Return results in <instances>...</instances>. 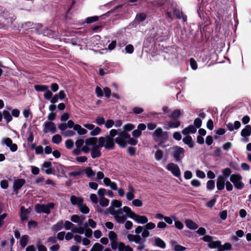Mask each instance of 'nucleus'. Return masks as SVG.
I'll return each instance as SVG.
<instances>
[{"mask_svg": "<svg viewBox=\"0 0 251 251\" xmlns=\"http://www.w3.org/2000/svg\"><path fill=\"white\" fill-rule=\"evenodd\" d=\"M83 151L84 153L91 152V156L93 159L100 157L101 152L99 139L94 137L87 138L85 140Z\"/></svg>", "mask_w": 251, "mask_h": 251, "instance_id": "obj_1", "label": "nucleus"}, {"mask_svg": "<svg viewBox=\"0 0 251 251\" xmlns=\"http://www.w3.org/2000/svg\"><path fill=\"white\" fill-rule=\"evenodd\" d=\"M124 210L128 217L134 220L138 224H145L148 222V219L146 216L135 214L128 206H124Z\"/></svg>", "mask_w": 251, "mask_h": 251, "instance_id": "obj_2", "label": "nucleus"}, {"mask_svg": "<svg viewBox=\"0 0 251 251\" xmlns=\"http://www.w3.org/2000/svg\"><path fill=\"white\" fill-rule=\"evenodd\" d=\"M153 139L156 142H159V145L165 142L168 139V134L166 131H164L161 127L157 128L152 133Z\"/></svg>", "mask_w": 251, "mask_h": 251, "instance_id": "obj_3", "label": "nucleus"}, {"mask_svg": "<svg viewBox=\"0 0 251 251\" xmlns=\"http://www.w3.org/2000/svg\"><path fill=\"white\" fill-rule=\"evenodd\" d=\"M169 151L176 162L181 161L185 153L183 148L178 146H175L170 148Z\"/></svg>", "mask_w": 251, "mask_h": 251, "instance_id": "obj_4", "label": "nucleus"}, {"mask_svg": "<svg viewBox=\"0 0 251 251\" xmlns=\"http://www.w3.org/2000/svg\"><path fill=\"white\" fill-rule=\"evenodd\" d=\"M15 19H9V14L5 8L0 6V27L11 24Z\"/></svg>", "mask_w": 251, "mask_h": 251, "instance_id": "obj_5", "label": "nucleus"}, {"mask_svg": "<svg viewBox=\"0 0 251 251\" xmlns=\"http://www.w3.org/2000/svg\"><path fill=\"white\" fill-rule=\"evenodd\" d=\"M124 207L123 208L116 210L111 208L109 209V213L115 218L116 221L119 224H124L126 219V215H124Z\"/></svg>", "mask_w": 251, "mask_h": 251, "instance_id": "obj_6", "label": "nucleus"}, {"mask_svg": "<svg viewBox=\"0 0 251 251\" xmlns=\"http://www.w3.org/2000/svg\"><path fill=\"white\" fill-rule=\"evenodd\" d=\"M114 139H111L109 136L105 135L104 137H100L99 138L100 146L101 148L104 147L106 150H113L115 147V142Z\"/></svg>", "mask_w": 251, "mask_h": 251, "instance_id": "obj_7", "label": "nucleus"}, {"mask_svg": "<svg viewBox=\"0 0 251 251\" xmlns=\"http://www.w3.org/2000/svg\"><path fill=\"white\" fill-rule=\"evenodd\" d=\"M65 229H71V231L74 233H78L83 234L84 232V228L82 226L77 227L74 224L69 221H66L64 222V225Z\"/></svg>", "mask_w": 251, "mask_h": 251, "instance_id": "obj_8", "label": "nucleus"}, {"mask_svg": "<svg viewBox=\"0 0 251 251\" xmlns=\"http://www.w3.org/2000/svg\"><path fill=\"white\" fill-rule=\"evenodd\" d=\"M129 138V134L126 132L122 131L118 134L115 139V142L121 148H125L126 146L127 139Z\"/></svg>", "mask_w": 251, "mask_h": 251, "instance_id": "obj_9", "label": "nucleus"}, {"mask_svg": "<svg viewBox=\"0 0 251 251\" xmlns=\"http://www.w3.org/2000/svg\"><path fill=\"white\" fill-rule=\"evenodd\" d=\"M54 206L53 203H50L48 204H37L35 209L37 213H45L49 214L50 213V209L53 208Z\"/></svg>", "mask_w": 251, "mask_h": 251, "instance_id": "obj_10", "label": "nucleus"}, {"mask_svg": "<svg viewBox=\"0 0 251 251\" xmlns=\"http://www.w3.org/2000/svg\"><path fill=\"white\" fill-rule=\"evenodd\" d=\"M166 169L171 172L176 177L179 178L181 172L178 166L174 163H169L166 166Z\"/></svg>", "mask_w": 251, "mask_h": 251, "instance_id": "obj_11", "label": "nucleus"}, {"mask_svg": "<svg viewBox=\"0 0 251 251\" xmlns=\"http://www.w3.org/2000/svg\"><path fill=\"white\" fill-rule=\"evenodd\" d=\"M83 126L87 129L91 130L90 134L92 136H97L101 132V129L99 126H96L92 124H85L83 125Z\"/></svg>", "mask_w": 251, "mask_h": 251, "instance_id": "obj_12", "label": "nucleus"}, {"mask_svg": "<svg viewBox=\"0 0 251 251\" xmlns=\"http://www.w3.org/2000/svg\"><path fill=\"white\" fill-rule=\"evenodd\" d=\"M43 132L45 133L50 132L54 133L56 132L55 125L51 122H46L43 125Z\"/></svg>", "mask_w": 251, "mask_h": 251, "instance_id": "obj_13", "label": "nucleus"}, {"mask_svg": "<svg viewBox=\"0 0 251 251\" xmlns=\"http://www.w3.org/2000/svg\"><path fill=\"white\" fill-rule=\"evenodd\" d=\"M241 135L243 137L242 141L244 143L249 142V139L248 137L251 135V126L250 125H247L245 128H243L241 132Z\"/></svg>", "mask_w": 251, "mask_h": 251, "instance_id": "obj_14", "label": "nucleus"}, {"mask_svg": "<svg viewBox=\"0 0 251 251\" xmlns=\"http://www.w3.org/2000/svg\"><path fill=\"white\" fill-rule=\"evenodd\" d=\"M1 144L5 145L9 147L11 151H16L18 149V147L16 144H13L12 140L10 138H5L2 139Z\"/></svg>", "mask_w": 251, "mask_h": 251, "instance_id": "obj_15", "label": "nucleus"}, {"mask_svg": "<svg viewBox=\"0 0 251 251\" xmlns=\"http://www.w3.org/2000/svg\"><path fill=\"white\" fill-rule=\"evenodd\" d=\"M25 180L23 178L15 179L13 183V189L15 194H18L19 190L24 185Z\"/></svg>", "mask_w": 251, "mask_h": 251, "instance_id": "obj_16", "label": "nucleus"}, {"mask_svg": "<svg viewBox=\"0 0 251 251\" xmlns=\"http://www.w3.org/2000/svg\"><path fill=\"white\" fill-rule=\"evenodd\" d=\"M42 170L44 171L47 175L52 174L53 171L51 162L49 161L44 162L42 168Z\"/></svg>", "mask_w": 251, "mask_h": 251, "instance_id": "obj_17", "label": "nucleus"}, {"mask_svg": "<svg viewBox=\"0 0 251 251\" xmlns=\"http://www.w3.org/2000/svg\"><path fill=\"white\" fill-rule=\"evenodd\" d=\"M128 191L126 194V198L128 201H131L134 198L135 189L133 186L129 184L127 186Z\"/></svg>", "mask_w": 251, "mask_h": 251, "instance_id": "obj_18", "label": "nucleus"}, {"mask_svg": "<svg viewBox=\"0 0 251 251\" xmlns=\"http://www.w3.org/2000/svg\"><path fill=\"white\" fill-rule=\"evenodd\" d=\"M197 131V128L193 125H190L188 127L184 128L182 130V133L183 135H187L189 134H193Z\"/></svg>", "mask_w": 251, "mask_h": 251, "instance_id": "obj_19", "label": "nucleus"}, {"mask_svg": "<svg viewBox=\"0 0 251 251\" xmlns=\"http://www.w3.org/2000/svg\"><path fill=\"white\" fill-rule=\"evenodd\" d=\"M226 179L224 176H219L218 177L217 180V187L219 190H222L224 189L225 185Z\"/></svg>", "mask_w": 251, "mask_h": 251, "instance_id": "obj_20", "label": "nucleus"}, {"mask_svg": "<svg viewBox=\"0 0 251 251\" xmlns=\"http://www.w3.org/2000/svg\"><path fill=\"white\" fill-rule=\"evenodd\" d=\"M84 220V217L82 216H79L77 215H73L71 218V220L75 223L78 224L79 225H81Z\"/></svg>", "mask_w": 251, "mask_h": 251, "instance_id": "obj_21", "label": "nucleus"}, {"mask_svg": "<svg viewBox=\"0 0 251 251\" xmlns=\"http://www.w3.org/2000/svg\"><path fill=\"white\" fill-rule=\"evenodd\" d=\"M70 201L72 204L76 205L78 207L83 202V200L82 198L77 197L75 196H71Z\"/></svg>", "mask_w": 251, "mask_h": 251, "instance_id": "obj_22", "label": "nucleus"}, {"mask_svg": "<svg viewBox=\"0 0 251 251\" xmlns=\"http://www.w3.org/2000/svg\"><path fill=\"white\" fill-rule=\"evenodd\" d=\"M183 142L190 148H192L194 146L192 138L189 135H187L185 137L183 138Z\"/></svg>", "mask_w": 251, "mask_h": 251, "instance_id": "obj_23", "label": "nucleus"}, {"mask_svg": "<svg viewBox=\"0 0 251 251\" xmlns=\"http://www.w3.org/2000/svg\"><path fill=\"white\" fill-rule=\"evenodd\" d=\"M63 225L64 221L63 220H60L52 226L51 229L53 231L55 232L59 231L63 228L64 226Z\"/></svg>", "mask_w": 251, "mask_h": 251, "instance_id": "obj_24", "label": "nucleus"}, {"mask_svg": "<svg viewBox=\"0 0 251 251\" xmlns=\"http://www.w3.org/2000/svg\"><path fill=\"white\" fill-rule=\"evenodd\" d=\"M173 15L176 16V18L181 19L182 18L184 22H185L187 20L186 16L184 15L181 11L177 9H173Z\"/></svg>", "mask_w": 251, "mask_h": 251, "instance_id": "obj_25", "label": "nucleus"}, {"mask_svg": "<svg viewBox=\"0 0 251 251\" xmlns=\"http://www.w3.org/2000/svg\"><path fill=\"white\" fill-rule=\"evenodd\" d=\"M122 202L117 200H113L111 201V206L107 208V211L109 213V209L111 208L115 209V208H120L122 206Z\"/></svg>", "mask_w": 251, "mask_h": 251, "instance_id": "obj_26", "label": "nucleus"}, {"mask_svg": "<svg viewBox=\"0 0 251 251\" xmlns=\"http://www.w3.org/2000/svg\"><path fill=\"white\" fill-rule=\"evenodd\" d=\"M186 226L190 229H196L198 228V226L191 220H186L185 221Z\"/></svg>", "mask_w": 251, "mask_h": 251, "instance_id": "obj_27", "label": "nucleus"}, {"mask_svg": "<svg viewBox=\"0 0 251 251\" xmlns=\"http://www.w3.org/2000/svg\"><path fill=\"white\" fill-rule=\"evenodd\" d=\"M84 174L89 178H93L96 175L95 172L90 167H86L85 169H83Z\"/></svg>", "mask_w": 251, "mask_h": 251, "instance_id": "obj_28", "label": "nucleus"}, {"mask_svg": "<svg viewBox=\"0 0 251 251\" xmlns=\"http://www.w3.org/2000/svg\"><path fill=\"white\" fill-rule=\"evenodd\" d=\"M74 130L77 131L78 134L83 135L87 134V131L86 129L81 127L79 125H75L74 126Z\"/></svg>", "mask_w": 251, "mask_h": 251, "instance_id": "obj_29", "label": "nucleus"}, {"mask_svg": "<svg viewBox=\"0 0 251 251\" xmlns=\"http://www.w3.org/2000/svg\"><path fill=\"white\" fill-rule=\"evenodd\" d=\"M154 242L156 246L159 247L161 249H165L166 247V244L164 241L159 237L155 238Z\"/></svg>", "mask_w": 251, "mask_h": 251, "instance_id": "obj_30", "label": "nucleus"}, {"mask_svg": "<svg viewBox=\"0 0 251 251\" xmlns=\"http://www.w3.org/2000/svg\"><path fill=\"white\" fill-rule=\"evenodd\" d=\"M21 218L22 221H25L28 219V211L27 209H25L24 207L21 208Z\"/></svg>", "mask_w": 251, "mask_h": 251, "instance_id": "obj_31", "label": "nucleus"}, {"mask_svg": "<svg viewBox=\"0 0 251 251\" xmlns=\"http://www.w3.org/2000/svg\"><path fill=\"white\" fill-rule=\"evenodd\" d=\"M171 245L175 251H184L186 248L179 245H177L174 241H171Z\"/></svg>", "mask_w": 251, "mask_h": 251, "instance_id": "obj_32", "label": "nucleus"}, {"mask_svg": "<svg viewBox=\"0 0 251 251\" xmlns=\"http://www.w3.org/2000/svg\"><path fill=\"white\" fill-rule=\"evenodd\" d=\"M208 247L210 249H218L221 247V242L219 241H213L212 240L211 242H210V243H208Z\"/></svg>", "mask_w": 251, "mask_h": 251, "instance_id": "obj_33", "label": "nucleus"}, {"mask_svg": "<svg viewBox=\"0 0 251 251\" xmlns=\"http://www.w3.org/2000/svg\"><path fill=\"white\" fill-rule=\"evenodd\" d=\"M242 178L240 175L236 174V189H242L244 186V183L241 181Z\"/></svg>", "mask_w": 251, "mask_h": 251, "instance_id": "obj_34", "label": "nucleus"}, {"mask_svg": "<svg viewBox=\"0 0 251 251\" xmlns=\"http://www.w3.org/2000/svg\"><path fill=\"white\" fill-rule=\"evenodd\" d=\"M164 152L161 150H157L154 153V157L156 161H160L163 157Z\"/></svg>", "mask_w": 251, "mask_h": 251, "instance_id": "obj_35", "label": "nucleus"}, {"mask_svg": "<svg viewBox=\"0 0 251 251\" xmlns=\"http://www.w3.org/2000/svg\"><path fill=\"white\" fill-rule=\"evenodd\" d=\"M84 175L83 169H77L75 171L70 172L69 175L71 176L75 177L76 176H80Z\"/></svg>", "mask_w": 251, "mask_h": 251, "instance_id": "obj_36", "label": "nucleus"}, {"mask_svg": "<svg viewBox=\"0 0 251 251\" xmlns=\"http://www.w3.org/2000/svg\"><path fill=\"white\" fill-rule=\"evenodd\" d=\"M34 89L36 91L38 92H46L49 87L45 85H36L34 86Z\"/></svg>", "mask_w": 251, "mask_h": 251, "instance_id": "obj_37", "label": "nucleus"}, {"mask_svg": "<svg viewBox=\"0 0 251 251\" xmlns=\"http://www.w3.org/2000/svg\"><path fill=\"white\" fill-rule=\"evenodd\" d=\"M28 239L29 237L26 235H25L22 237L20 241V245L23 248H25L27 245Z\"/></svg>", "mask_w": 251, "mask_h": 251, "instance_id": "obj_38", "label": "nucleus"}, {"mask_svg": "<svg viewBox=\"0 0 251 251\" xmlns=\"http://www.w3.org/2000/svg\"><path fill=\"white\" fill-rule=\"evenodd\" d=\"M80 211L83 214H88L89 212V208L83 202L78 206Z\"/></svg>", "mask_w": 251, "mask_h": 251, "instance_id": "obj_39", "label": "nucleus"}, {"mask_svg": "<svg viewBox=\"0 0 251 251\" xmlns=\"http://www.w3.org/2000/svg\"><path fill=\"white\" fill-rule=\"evenodd\" d=\"M99 202H100V204L101 206L106 207L109 204V201L108 199L105 198V197H101V198H100Z\"/></svg>", "mask_w": 251, "mask_h": 251, "instance_id": "obj_40", "label": "nucleus"}, {"mask_svg": "<svg viewBox=\"0 0 251 251\" xmlns=\"http://www.w3.org/2000/svg\"><path fill=\"white\" fill-rule=\"evenodd\" d=\"M168 125L169 128H177L180 126V122L177 120L170 121L168 123Z\"/></svg>", "mask_w": 251, "mask_h": 251, "instance_id": "obj_41", "label": "nucleus"}, {"mask_svg": "<svg viewBox=\"0 0 251 251\" xmlns=\"http://www.w3.org/2000/svg\"><path fill=\"white\" fill-rule=\"evenodd\" d=\"M103 247L99 243H95L92 247L90 251H102Z\"/></svg>", "mask_w": 251, "mask_h": 251, "instance_id": "obj_42", "label": "nucleus"}, {"mask_svg": "<svg viewBox=\"0 0 251 251\" xmlns=\"http://www.w3.org/2000/svg\"><path fill=\"white\" fill-rule=\"evenodd\" d=\"M4 118L6 120L7 123L10 122L12 120V117L11 115L10 112L7 110H4L3 114Z\"/></svg>", "mask_w": 251, "mask_h": 251, "instance_id": "obj_43", "label": "nucleus"}, {"mask_svg": "<svg viewBox=\"0 0 251 251\" xmlns=\"http://www.w3.org/2000/svg\"><path fill=\"white\" fill-rule=\"evenodd\" d=\"M231 171L229 168H226L222 171V175L221 176H224L225 179L230 176Z\"/></svg>", "mask_w": 251, "mask_h": 251, "instance_id": "obj_44", "label": "nucleus"}, {"mask_svg": "<svg viewBox=\"0 0 251 251\" xmlns=\"http://www.w3.org/2000/svg\"><path fill=\"white\" fill-rule=\"evenodd\" d=\"M62 141V138L59 134L54 135L52 138V141L56 144H59Z\"/></svg>", "mask_w": 251, "mask_h": 251, "instance_id": "obj_45", "label": "nucleus"}, {"mask_svg": "<svg viewBox=\"0 0 251 251\" xmlns=\"http://www.w3.org/2000/svg\"><path fill=\"white\" fill-rule=\"evenodd\" d=\"M96 123L98 126H101L105 123V119L102 116H98L96 118Z\"/></svg>", "mask_w": 251, "mask_h": 251, "instance_id": "obj_46", "label": "nucleus"}, {"mask_svg": "<svg viewBox=\"0 0 251 251\" xmlns=\"http://www.w3.org/2000/svg\"><path fill=\"white\" fill-rule=\"evenodd\" d=\"M85 145V141H84L83 139H78L75 142V145L76 146V148H82L83 147H84Z\"/></svg>", "mask_w": 251, "mask_h": 251, "instance_id": "obj_47", "label": "nucleus"}, {"mask_svg": "<svg viewBox=\"0 0 251 251\" xmlns=\"http://www.w3.org/2000/svg\"><path fill=\"white\" fill-rule=\"evenodd\" d=\"M215 186V182L213 180H210L207 182L206 188L209 190H212L214 189Z\"/></svg>", "mask_w": 251, "mask_h": 251, "instance_id": "obj_48", "label": "nucleus"}, {"mask_svg": "<svg viewBox=\"0 0 251 251\" xmlns=\"http://www.w3.org/2000/svg\"><path fill=\"white\" fill-rule=\"evenodd\" d=\"M108 237L110 240V242L113 241L117 240V239H118L117 235L116 233L113 231H110L109 232Z\"/></svg>", "mask_w": 251, "mask_h": 251, "instance_id": "obj_49", "label": "nucleus"}, {"mask_svg": "<svg viewBox=\"0 0 251 251\" xmlns=\"http://www.w3.org/2000/svg\"><path fill=\"white\" fill-rule=\"evenodd\" d=\"M135 128V126L131 124H127L123 126L124 131H129Z\"/></svg>", "mask_w": 251, "mask_h": 251, "instance_id": "obj_50", "label": "nucleus"}, {"mask_svg": "<svg viewBox=\"0 0 251 251\" xmlns=\"http://www.w3.org/2000/svg\"><path fill=\"white\" fill-rule=\"evenodd\" d=\"M99 20V17L98 16H93L88 17L86 19L85 22L87 24L92 23L95 22Z\"/></svg>", "mask_w": 251, "mask_h": 251, "instance_id": "obj_51", "label": "nucleus"}, {"mask_svg": "<svg viewBox=\"0 0 251 251\" xmlns=\"http://www.w3.org/2000/svg\"><path fill=\"white\" fill-rule=\"evenodd\" d=\"M181 114V111L179 109L175 110L171 115H170V117L171 118H178Z\"/></svg>", "mask_w": 251, "mask_h": 251, "instance_id": "obj_52", "label": "nucleus"}, {"mask_svg": "<svg viewBox=\"0 0 251 251\" xmlns=\"http://www.w3.org/2000/svg\"><path fill=\"white\" fill-rule=\"evenodd\" d=\"M146 224H147L144 226V228L147 229L148 230L153 229L156 226L155 224L152 222H147Z\"/></svg>", "mask_w": 251, "mask_h": 251, "instance_id": "obj_53", "label": "nucleus"}, {"mask_svg": "<svg viewBox=\"0 0 251 251\" xmlns=\"http://www.w3.org/2000/svg\"><path fill=\"white\" fill-rule=\"evenodd\" d=\"M52 95V92L49 89H48L44 94V97L45 99L50 100L51 99Z\"/></svg>", "mask_w": 251, "mask_h": 251, "instance_id": "obj_54", "label": "nucleus"}, {"mask_svg": "<svg viewBox=\"0 0 251 251\" xmlns=\"http://www.w3.org/2000/svg\"><path fill=\"white\" fill-rule=\"evenodd\" d=\"M201 124L202 121L201 119L199 118H197L194 120V126L197 129L200 128L201 126Z\"/></svg>", "mask_w": 251, "mask_h": 251, "instance_id": "obj_55", "label": "nucleus"}, {"mask_svg": "<svg viewBox=\"0 0 251 251\" xmlns=\"http://www.w3.org/2000/svg\"><path fill=\"white\" fill-rule=\"evenodd\" d=\"M62 134L66 137H71L75 135V132L68 130L62 132Z\"/></svg>", "mask_w": 251, "mask_h": 251, "instance_id": "obj_56", "label": "nucleus"}, {"mask_svg": "<svg viewBox=\"0 0 251 251\" xmlns=\"http://www.w3.org/2000/svg\"><path fill=\"white\" fill-rule=\"evenodd\" d=\"M132 204L136 207H141L143 205L142 201L139 199H135L132 201Z\"/></svg>", "mask_w": 251, "mask_h": 251, "instance_id": "obj_57", "label": "nucleus"}, {"mask_svg": "<svg viewBox=\"0 0 251 251\" xmlns=\"http://www.w3.org/2000/svg\"><path fill=\"white\" fill-rule=\"evenodd\" d=\"M87 157L85 156H77L75 158V160L78 163H84L87 161Z\"/></svg>", "mask_w": 251, "mask_h": 251, "instance_id": "obj_58", "label": "nucleus"}, {"mask_svg": "<svg viewBox=\"0 0 251 251\" xmlns=\"http://www.w3.org/2000/svg\"><path fill=\"white\" fill-rule=\"evenodd\" d=\"M190 66L191 67V68L193 70H196L197 69V68H198L197 63L194 59L191 58L190 59Z\"/></svg>", "mask_w": 251, "mask_h": 251, "instance_id": "obj_59", "label": "nucleus"}, {"mask_svg": "<svg viewBox=\"0 0 251 251\" xmlns=\"http://www.w3.org/2000/svg\"><path fill=\"white\" fill-rule=\"evenodd\" d=\"M196 174L197 176L199 178L202 179V178H204L205 177V173L201 170H197L196 172Z\"/></svg>", "mask_w": 251, "mask_h": 251, "instance_id": "obj_60", "label": "nucleus"}, {"mask_svg": "<svg viewBox=\"0 0 251 251\" xmlns=\"http://www.w3.org/2000/svg\"><path fill=\"white\" fill-rule=\"evenodd\" d=\"M66 147L68 149H71L74 146V142L71 139H68L65 142Z\"/></svg>", "mask_w": 251, "mask_h": 251, "instance_id": "obj_61", "label": "nucleus"}, {"mask_svg": "<svg viewBox=\"0 0 251 251\" xmlns=\"http://www.w3.org/2000/svg\"><path fill=\"white\" fill-rule=\"evenodd\" d=\"M103 93L104 94V96L107 98H110L111 95V92L110 89L108 87H104L103 88Z\"/></svg>", "mask_w": 251, "mask_h": 251, "instance_id": "obj_62", "label": "nucleus"}, {"mask_svg": "<svg viewBox=\"0 0 251 251\" xmlns=\"http://www.w3.org/2000/svg\"><path fill=\"white\" fill-rule=\"evenodd\" d=\"M114 125V122L112 120H108L105 123V126L107 128H110L112 127Z\"/></svg>", "mask_w": 251, "mask_h": 251, "instance_id": "obj_63", "label": "nucleus"}, {"mask_svg": "<svg viewBox=\"0 0 251 251\" xmlns=\"http://www.w3.org/2000/svg\"><path fill=\"white\" fill-rule=\"evenodd\" d=\"M36 246L38 249V251H47L46 247L41 244L40 241L37 243Z\"/></svg>", "mask_w": 251, "mask_h": 251, "instance_id": "obj_64", "label": "nucleus"}]
</instances>
